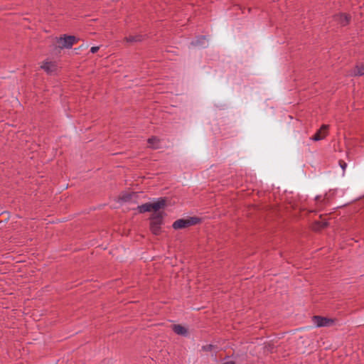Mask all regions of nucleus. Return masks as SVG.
<instances>
[{"label":"nucleus","instance_id":"nucleus-1","mask_svg":"<svg viewBox=\"0 0 364 364\" xmlns=\"http://www.w3.org/2000/svg\"><path fill=\"white\" fill-rule=\"evenodd\" d=\"M200 221L201 219L198 217H188L187 218H181L176 220L173 223L172 227L174 230H179L197 225L200 223Z\"/></svg>","mask_w":364,"mask_h":364},{"label":"nucleus","instance_id":"nucleus-2","mask_svg":"<svg viewBox=\"0 0 364 364\" xmlns=\"http://www.w3.org/2000/svg\"><path fill=\"white\" fill-rule=\"evenodd\" d=\"M163 218L164 213H154L150 217V230L155 235H159L161 232Z\"/></svg>","mask_w":364,"mask_h":364},{"label":"nucleus","instance_id":"nucleus-3","mask_svg":"<svg viewBox=\"0 0 364 364\" xmlns=\"http://www.w3.org/2000/svg\"><path fill=\"white\" fill-rule=\"evenodd\" d=\"M79 38L74 36L62 35L56 38V43L60 49H70L73 46L79 41Z\"/></svg>","mask_w":364,"mask_h":364},{"label":"nucleus","instance_id":"nucleus-4","mask_svg":"<svg viewBox=\"0 0 364 364\" xmlns=\"http://www.w3.org/2000/svg\"><path fill=\"white\" fill-rule=\"evenodd\" d=\"M41 68L43 69L48 75H54L58 70V64L55 61L46 60L43 62L41 65Z\"/></svg>","mask_w":364,"mask_h":364},{"label":"nucleus","instance_id":"nucleus-5","mask_svg":"<svg viewBox=\"0 0 364 364\" xmlns=\"http://www.w3.org/2000/svg\"><path fill=\"white\" fill-rule=\"evenodd\" d=\"M312 321L316 327L330 326L334 323V320L322 317L320 316H314Z\"/></svg>","mask_w":364,"mask_h":364},{"label":"nucleus","instance_id":"nucleus-6","mask_svg":"<svg viewBox=\"0 0 364 364\" xmlns=\"http://www.w3.org/2000/svg\"><path fill=\"white\" fill-rule=\"evenodd\" d=\"M328 125L323 124L321 128L313 136L314 141H319L325 138L328 134Z\"/></svg>","mask_w":364,"mask_h":364},{"label":"nucleus","instance_id":"nucleus-7","mask_svg":"<svg viewBox=\"0 0 364 364\" xmlns=\"http://www.w3.org/2000/svg\"><path fill=\"white\" fill-rule=\"evenodd\" d=\"M351 76H364V64H357L350 73Z\"/></svg>","mask_w":364,"mask_h":364},{"label":"nucleus","instance_id":"nucleus-8","mask_svg":"<svg viewBox=\"0 0 364 364\" xmlns=\"http://www.w3.org/2000/svg\"><path fill=\"white\" fill-rule=\"evenodd\" d=\"M166 205L165 199L161 198L156 202L151 203L152 210L155 211V213H158L161 208H164Z\"/></svg>","mask_w":364,"mask_h":364},{"label":"nucleus","instance_id":"nucleus-9","mask_svg":"<svg viewBox=\"0 0 364 364\" xmlns=\"http://www.w3.org/2000/svg\"><path fill=\"white\" fill-rule=\"evenodd\" d=\"M172 329L178 335L183 336H186L188 335V330L180 324L173 325Z\"/></svg>","mask_w":364,"mask_h":364},{"label":"nucleus","instance_id":"nucleus-10","mask_svg":"<svg viewBox=\"0 0 364 364\" xmlns=\"http://www.w3.org/2000/svg\"><path fill=\"white\" fill-rule=\"evenodd\" d=\"M149 146L153 149H158L161 147V141L156 136L148 139Z\"/></svg>","mask_w":364,"mask_h":364},{"label":"nucleus","instance_id":"nucleus-11","mask_svg":"<svg viewBox=\"0 0 364 364\" xmlns=\"http://www.w3.org/2000/svg\"><path fill=\"white\" fill-rule=\"evenodd\" d=\"M336 21L342 26H346L350 21V18L345 14H341L336 16Z\"/></svg>","mask_w":364,"mask_h":364},{"label":"nucleus","instance_id":"nucleus-12","mask_svg":"<svg viewBox=\"0 0 364 364\" xmlns=\"http://www.w3.org/2000/svg\"><path fill=\"white\" fill-rule=\"evenodd\" d=\"M143 40L141 35L129 36L124 38V41L129 43L140 42Z\"/></svg>","mask_w":364,"mask_h":364},{"label":"nucleus","instance_id":"nucleus-13","mask_svg":"<svg viewBox=\"0 0 364 364\" xmlns=\"http://www.w3.org/2000/svg\"><path fill=\"white\" fill-rule=\"evenodd\" d=\"M139 213H143L146 212H150L152 210L151 203H146L137 207Z\"/></svg>","mask_w":364,"mask_h":364},{"label":"nucleus","instance_id":"nucleus-14","mask_svg":"<svg viewBox=\"0 0 364 364\" xmlns=\"http://www.w3.org/2000/svg\"><path fill=\"white\" fill-rule=\"evenodd\" d=\"M315 200L319 207H322L323 205H325L328 203L326 195H325L323 197L321 196H317Z\"/></svg>","mask_w":364,"mask_h":364},{"label":"nucleus","instance_id":"nucleus-15","mask_svg":"<svg viewBox=\"0 0 364 364\" xmlns=\"http://www.w3.org/2000/svg\"><path fill=\"white\" fill-rule=\"evenodd\" d=\"M213 348V346L211 345V344H209V345H206V346H203V349L205 351H210L212 350V348Z\"/></svg>","mask_w":364,"mask_h":364},{"label":"nucleus","instance_id":"nucleus-16","mask_svg":"<svg viewBox=\"0 0 364 364\" xmlns=\"http://www.w3.org/2000/svg\"><path fill=\"white\" fill-rule=\"evenodd\" d=\"M99 50H100V46H92V47L90 48V52H91L92 53H97Z\"/></svg>","mask_w":364,"mask_h":364},{"label":"nucleus","instance_id":"nucleus-17","mask_svg":"<svg viewBox=\"0 0 364 364\" xmlns=\"http://www.w3.org/2000/svg\"><path fill=\"white\" fill-rule=\"evenodd\" d=\"M339 164H340V166H341V168H342V169H343V171H345V169H346V166H347L346 163V162H344V161H340V162H339Z\"/></svg>","mask_w":364,"mask_h":364},{"label":"nucleus","instance_id":"nucleus-18","mask_svg":"<svg viewBox=\"0 0 364 364\" xmlns=\"http://www.w3.org/2000/svg\"><path fill=\"white\" fill-rule=\"evenodd\" d=\"M318 225H320V228H323L327 225V223L326 222L318 223Z\"/></svg>","mask_w":364,"mask_h":364},{"label":"nucleus","instance_id":"nucleus-19","mask_svg":"<svg viewBox=\"0 0 364 364\" xmlns=\"http://www.w3.org/2000/svg\"><path fill=\"white\" fill-rule=\"evenodd\" d=\"M222 364H235L234 361H228V362H225V363H223Z\"/></svg>","mask_w":364,"mask_h":364},{"label":"nucleus","instance_id":"nucleus-20","mask_svg":"<svg viewBox=\"0 0 364 364\" xmlns=\"http://www.w3.org/2000/svg\"><path fill=\"white\" fill-rule=\"evenodd\" d=\"M200 40H205V36H200V38H198V41Z\"/></svg>","mask_w":364,"mask_h":364}]
</instances>
